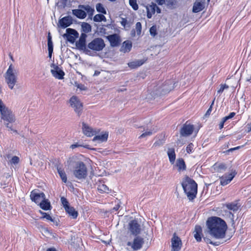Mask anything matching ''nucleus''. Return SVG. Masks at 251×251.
<instances>
[{
	"instance_id": "nucleus-1",
	"label": "nucleus",
	"mask_w": 251,
	"mask_h": 251,
	"mask_svg": "<svg viewBox=\"0 0 251 251\" xmlns=\"http://www.w3.org/2000/svg\"><path fill=\"white\" fill-rule=\"evenodd\" d=\"M209 233L216 239L225 237L227 225L223 220L217 217L209 218L206 221Z\"/></svg>"
},
{
	"instance_id": "nucleus-2",
	"label": "nucleus",
	"mask_w": 251,
	"mask_h": 251,
	"mask_svg": "<svg viewBox=\"0 0 251 251\" xmlns=\"http://www.w3.org/2000/svg\"><path fill=\"white\" fill-rule=\"evenodd\" d=\"M181 185L189 201H193L197 194V184L193 179L186 176L183 179Z\"/></svg>"
},
{
	"instance_id": "nucleus-3",
	"label": "nucleus",
	"mask_w": 251,
	"mask_h": 251,
	"mask_svg": "<svg viewBox=\"0 0 251 251\" xmlns=\"http://www.w3.org/2000/svg\"><path fill=\"white\" fill-rule=\"evenodd\" d=\"M0 114L1 119L3 121L6 126H8L10 123L15 122L16 119L12 111L3 103L0 99Z\"/></svg>"
},
{
	"instance_id": "nucleus-4",
	"label": "nucleus",
	"mask_w": 251,
	"mask_h": 251,
	"mask_svg": "<svg viewBox=\"0 0 251 251\" xmlns=\"http://www.w3.org/2000/svg\"><path fill=\"white\" fill-rule=\"evenodd\" d=\"M15 71V70L13 65L11 64L5 74V81L9 88L11 90L14 88L17 82V77L14 73Z\"/></svg>"
},
{
	"instance_id": "nucleus-5",
	"label": "nucleus",
	"mask_w": 251,
	"mask_h": 251,
	"mask_svg": "<svg viewBox=\"0 0 251 251\" xmlns=\"http://www.w3.org/2000/svg\"><path fill=\"white\" fill-rule=\"evenodd\" d=\"M73 174L78 179H85L87 176V169L85 164L81 161L77 162L74 167Z\"/></svg>"
},
{
	"instance_id": "nucleus-6",
	"label": "nucleus",
	"mask_w": 251,
	"mask_h": 251,
	"mask_svg": "<svg viewBox=\"0 0 251 251\" xmlns=\"http://www.w3.org/2000/svg\"><path fill=\"white\" fill-rule=\"evenodd\" d=\"M88 48L93 50L99 51L103 50L105 47L103 40L100 38H96L88 44Z\"/></svg>"
},
{
	"instance_id": "nucleus-7",
	"label": "nucleus",
	"mask_w": 251,
	"mask_h": 251,
	"mask_svg": "<svg viewBox=\"0 0 251 251\" xmlns=\"http://www.w3.org/2000/svg\"><path fill=\"white\" fill-rule=\"evenodd\" d=\"M69 102L75 113L80 116L83 109V104L79 99L76 96H74L70 99Z\"/></svg>"
},
{
	"instance_id": "nucleus-8",
	"label": "nucleus",
	"mask_w": 251,
	"mask_h": 251,
	"mask_svg": "<svg viewBox=\"0 0 251 251\" xmlns=\"http://www.w3.org/2000/svg\"><path fill=\"white\" fill-rule=\"evenodd\" d=\"M144 243L143 238L140 236H136L132 242H128L127 246L130 247L131 249L134 251H138L140 250Z\"/></svg>"
},
{
	"instance_id": "nucleus-9",
	"label": "nucleus",
	"mask_w": 251,
	"mask_h": 251,
	"mask_svg": "<svg viewBox=\"0 0 251 251\" xmlns=\"http://www.w3.org/2000/svg\"><path fill=\"white\" fill-rule=\"evenodd\" d=\"M30 197L32 201L39 205L45 200L46 196L43 192H39L38 190H34L30 193Z\"/></svg>"
},
{
	"instance_id": "nucleus-10",
	"label": "nucleus",
	"mask_w": 251,
	"mask_h": 251,
	"mask_svg": "<svg viewBox=\"0 0 251 251\" xmlns=\"http://www.w3.org/2000/svg\"><path fill=\"white\" fill-rule=\"evenodd\" d=\"M128 226L129 231L132 234L136 236L140 234L141 227L137 220L135 219L130 221Z\"/></svg>"
},
{
	"instance_id": "nucleus-11",
	"label": "nucleus",
	"mask_w": 251,
	"mask_h": 251,
	"mask_svg": "<svg viewBox=\"0 0 251 251\" xmlns=\"http://www.w3.org/2000/svg\"><path fill=\"white\" fill-rule=\"evenodd\" d=\"M87 35L85 33H81L78 41L75 43L76 47L80 50H84L87 54L90 52V50L87 49L86 46V39Z\"/></svg>"
},
{
	"instance_id": "nucleus-12",
	"label": "nucleus",
	"mask_w": 251,
	"mask_h": 251,
	"mask_svg": "<svg viewBox=\"0 0 251 251\" xmlns=\"http://www.w3.org/2000/svg\"><path fill=\"white\" fill-rule=\"evenodd\" d=\"M194 129V126L186 122L181 127L180 134L183 137L188 136L192 134Z\"/></svg>"
},
{
	"instance_id": "nucleus-13",
	"label": "nucleus",
	"mask_w": 251,
	"mask_h": 251,
	"mask_svg": "<svg viewBox=\"0 0 251 251\" xmlns=\"http://www.w3.org/2000/svg\"><path fill=\"white\" fill-rule=\"evenodd\" d=\"M78 33L74 29L67 28L66 29V33L64 34L63 36L66 37L67 40L71 43H74L78 37Z\"/></svg>"
},
{
	"instance_id": "nucleus-14",
	"label": "nucleus",
	"mask_w": 251,
	"mask_h": 251,
	"mask_svg": "<svg viewBox=\"0 0 251 251\" xmlns=\"http://www.w3.org/2000/svg\"><path fill=\"white\" fill-rule=\"evenodd\" d=\"M172 251H179L181 248L182 242L180 238L174 233L171 239Z\"/></svg>"
},
{
	"instance_id": "nucleus-15",
	"label": "nucleus",
	"mask_w": 251,
	"mask_h": 251,
	"mask_svg": "<svg viewBox=\"0 0 251 251\" xmlns=\"http://www.w3.org/2000/svg\"><path fill=\"white\" fill-rule=\"evenodd\" d=\"M173 86L169 85V82H166L161 86L157 87L155 91L156 95H164L169 93L172 89Z\"/></svg>"
},
{
	"instance_id": "nucleus-16",
	"label": "nucleus",
	"mask_w": 251,
	"mask_h": 251,
	"mask_svg": "<svg viewBox=\"0 0 251 251\" xmlns=\"http://www.w3.org/2000/svg\"><path fill=\"white\" fill-rule=\"evenodd\" d=\"M237 172L235 170H232L231 173L228 175H225L220 178V183L223 186H225L228 184L236 175Z\"/></svg>"
},
{
	"instance_id": "nucleus-17",
	"label": "nucleus",
	"mask_w": 251,
	"mask_h": 251,
	"mask_svg": "<svg viewBox=\"0 0 251 251\" xmlns=\"http://www.w3.org/2000/svg\"><path fill=\"white\" fill-rule=\"evenodd\" d=\"M107 38L109 41L111 46L113 47L118 46L121 42L120 37L117 34L108 35Z\"/></svg>"
},
{
	"instance_id": "nucleus-18",
	"label": "nucleus",
	"mask_w": 251,
	"mask_h": 251,
	"mask_svg": "<svg viewBox=\"0 0 251 251\" xmlns=\"http://www.w3.org/2000/svg\"><path fill=\"white\" fill-rule=\"evenodd\" d=\"M52 75L58 79H62L65 75L64 72L57 66H54L53 69L51 70Z\"/></svg>"
},
{
	"instance_id": "nucleus-19",
	"label": "nucleus",
	"mask_w": 251,
	"mask_h": 251,
	"mask_svg": "<svg viewBox=\"0 0 251 251\" xmlns=\"http://www.w3.org/2000/svg\"><path fill=\"white\" fill-rule=\"evenodd\" d=\"M73 23V19L70 16H66L59 21V25L62 28H65L70 26Z\"/></svg>"
},
{
	"instance_id": "nucleus-20",
	"label": "nucleus",
	"mask_w": 251,
	"mask_h": 251,
	"mask_svg": "<svg viewBox=\"0 0 251 251\" xmlns=\"http://www.w3.org/2000/svg\"><path fill=\"white\" fill-rule=\"evenodd\" d=\"M83 133L87 136L91 137L96 134V131L84 123H82Z\"/></svg>"
},
{
	"instance_id": "nucleus-21",
	"label": "nucleus",
	"mask_w": 251,
	"mask_h": 251,
	"mask_svg": "<svg viewBox=\"0 0 251 251\" xmlns=\"http://www.w3.org/2000/svg\"><path fill=\"white\" fill-rule=\"evenodd\" d=\"M177 168V171L179 172H181L186 170V166L184 159L182 158H180L177 159L175 165Z\"/></svg>"
},
{
	"instance_id": "nucleus-22",
	"label": "nucleus",
	"mask_w": 251,
	"mask_h": 251,
	"mask_svg": "<svg viewBox=\"0 0 251 251\" xmlns=\"http://www.w3.org/2000/svg\"><path fill=\"white\" fill-rule=\"evenodd\" d=\"M194 233V236L196 241L197 242L201 241L202 235V228L200 226L197 225L195 226Z\"/></svg>"
},
{
	"instance_id": "nucleus-23",
	"label": "nucleus",
	"mask_w": 251,
	"mask_h": 251,
	"mask_svg": "<svg viewBox=\"0 0 251 251\" xmlns=\"http://www.w3.org/2000/svg\"><path fill=\"white\" fill-rule=\"evenodd\" d=\"M132 48V43L129 40L125 41L123 42V45L121 48L120 50L124 53L128 52L130 51Z\"/></svg>"
},
{
	"instance_id": "nucleus-24",
	"label": "nucleus",
	"mask_w": 251,
	"mask_h": 251,
	"mask_svg": "<svg viewBox=\"0 0 251 251\" xmlns=\"http://www.w3.org/2000/svg\"><path fill=\"white\" fill-rule=\"evenodd\" d=\"M167 155L170 163L171 164H174L176 158L175 149L173 148H169L167 151Z\"/></svg>"
},
{
	"instance_id": "nucleus-25",
	"label": "nucleus",
	"mask_w": 251,
	"mask_h": 251,
	"mask_svg": "<svg viewBox=\"0 0 251 251\" xmlns=\"http://www.w3.org/2000/svg\"><path fill=\"white\" fill-rule=\"evenodd\" d=\"M204 8V3L201 1H196L193 5V12L198 13L202 11Z\"/></svg>"
},
{
	"instance_id": "nucleus-26",
	"label": "nucleus",
	"mask_w": 251,
	"mask_h": 251,
	"mask_svg": "<svg viewBox=\"0 0 251 251\" xmlns=\"http://www.w3.org/2000/svg\"><path fill=\"white\" fill-rule=\"evenodd\" d=\"M72 13L77 18L80 19H84L87 16L86 13L84 10L79 9H73Z\"/></svg>"
},
{
	"instance_id": "nucleus-27",
	"label": "nucleus",
	"mask_w": 251,
	"mask_h": 251,
	"mask_svg": "<svg viewBox=\"0 0 251 251\" xmlns=\"http://www.w3.org/2000/svg\"><path fill=\"white\" fill-rule=\"evenodd\" d=\"M39 205L40 207L44 210H51L52 208L50 201L49 200L47 199L46 198H45V200H44Z\"/></svg>"
},
{
	"instance_id": "nucleus-28",
	"label": "nucleus",
	"mask_w": 251,
	"mask_h": 251,
	"mask_svg": "<svg viewBox=\"0 0 251 251\" xmlns=\"http://www.w3.org/2000/svg\"><path fill=\"white\" fill-rule=\"evenodd\" d=\"M108 133L106 132L102 133L100 135L95 136L93 138V141H98L99 143H101L103 142L106 141L108 138Z\"/></svg>"
},
{
	"instance_id": "nucleus-29",
	"label": "nucleus",
	"mask_w": 251,
	"mask_h": 251,
	"mask_svg": "<svg viewBox=\"0 0 251 251\" xmlns=\"http://www.w3.org/2000/svg\"><path fill=\"white\" fill-rule=\"evenodd\" d=\"M66 212L71 216L73 219H76L78 216V212L72 206L68 207V208L65 209Z\"/></svg>"
},
{
	"instance_id": "nucleus-30",
	"label": "nucleus",
	"mask_w": 251,
	"mask_h": 251,
	"mask_svg": "<svg viewBox=\"0 0 251 251\" xmlns=\"http://www.w3.org/2000/svg\"><path fill=\"white\" fill-rule=\"evenodd\" d=\"M57 170L62 181L64 183H66L67 181V177L64 169L59 166H57Z\"/></svg>"
},
{
	"instance_id": "nucleus-31",
	"label": "nucleus",
	"mask_w": 251,
	"mask_h": 251,
	"mask_svg": "<svg viewBox=\"0 0 251 251\" xmlns=\"http://www.w3.org/2000/svg\"><path fill=\"white\" fill-rule=\"evenodd\" d=\"M144 61L143 60H137L132 62H129L128 66L131 69H135L143 65Z\"/></svg>"
},
{
	"instance_id": "nucleus-32",
	"label": "nucleus",
	"mask_w": 251,
	"mask_h": 251,
	"mask_svg": "<svg viewBox=\"0 0 251 251\" xmlns=\"http://www.w3.org/2000/svg\"><path fill=\"white\" fill-rule=\"evenodd\" d=\"M156 7V4L152 3L151 5H150L149 6L147 7V17L149 19H151L153 14L155 13V9L154 7Z\"/></svg>"
},
{
	"instance_id": "nucleus-33",
	"label": "nucleus",
	"mask_w": 251,
	"mask_h": 251,
	"mask_svg": "<svg viewBox=\"0 0 251 251\" xmlns=\"http://www.w3.org/2000/svg\"><path fill=\"white\" fill-rule=\"evenodd\" d=\"M79 8H81L84 9L85 11H87L89 17L92 16L95 12L94 9L92 8L89 5H79L78 6Z\"/></svg>"
},
{
	"instance_id": "nucleus-34",
	"label": "nucleus",
	"mask_w": 251,
	"mask_h": 251,
	"mask_svg": "<svg viewBox=\"0 0 251 251\" xmlns=\"http://www.w3.org/2000/svg\"><path fill=\"white\" fill-rule=\"evenodd\" d=\"M81 29L82 31L83 32V33H89L91 31L92 28L90 24L87 23H82L81 24Z\"/></svg>"
},
{
	"instance_id": "nucleus-35",
	"label": "nucleus",
	"mask_w": 251,
	"mask_h": 251,
	"mask_svg": "<svg viewBox=\"0 0 251 251\" xmlns=\"http://www.w3.org/2000/svg\"><path fill=\"white\" fill-rule=\"evenodd\" d=\"M98 190L101 193H109L110 191L109 188L106 185L102 183H100L98 185Z\"/></svg>"
},
{
	"instance_id": "nucleus-36",
	"label": "nucleus",
	"mask_w": 251,
	"mask_h": 251,
	"mask_svg": "<svg viewBox=\"0 0 251 251\" xmlns=\"http://www.w3.org/2000/svg\"><path fill=\"white\" fill-rule=\"evenodd\" d=\"M226 207L230 210L236 211L238 210L239 206L237 202L228 203L226 204Z\"/></svg>"
},
{
	"instance_id": "nucleus-37",
	"label": "nucleus",
	"mask_w": 251,
	"mask_h": 251,
	"mask_svg": "<svg viewBox=\"0 0 251 251\" xmlns=\"http://www.w3.org/2000/svg\"><path fill=\"white\" fill-rule=\"evenodd\" d=\"M48 47L49 52H51L53 50V43L51 39L50 33L49 32L48 35Z\"/></svg>"
},
{
	"instance_id": "nucleus-38",
	"label": "nucleus",
	"mask_w": 251,
	"mask_h": 251,
	"mask_svg": "<svg viewBox=\"0 0 251 251\" xmlns=\"http://www.w3.org/2000/svg\"><path fill=\"white\" fill-rule=\"evenodd\" d=\"M93 20L96 22H100L101 21L105 22L106 19L105 17L102 14H97L93 18Z\"/></svg>"
},
{
	"instance_id": "nucleus-39",
	"label": "nucleus",
	"mask_w": 251,
	"mask_h": 251,
	"mask_svg": "<svg viewBox=\"0 0 251 251\" xmlns=\"http://www.w3.org/2000/svg\"><path fill=\"white\" fill-rule=\"evenodd\" d=\"M96 10L98 12L101 13L102 14H105L106 13V11L105 8L103 7L102 4L100 3H98L96 4Z\"/></svg>"
},
{
	"instance_id": "nucleus-40",
	"label": "nucleus",
	"mask_w": 251,
	"mask_h": 251,
	"mask_svg": "<svg viewBox=\"0 0 251 251\" xmlns=\"http://www.w3.org/2000/svg\"><path fill=\"white\" fill-rule=\"evenodd\" d=\"M215 166L217 168V171L220 172L225 171L226 168V165L224 163H221L218 165L215 164Z\"/></svg>"
},
{
	"instance_id": "nucleus-41",
	"label": "nucleus",
	"mask_w": 251,
	"mask_h": 251,
	"mask_svg": "<svg viewBox=\"0 0 251 251\" xmlns=\"http://www.w3.org/2000/svg\"><path fill=\"white\" fill-rule=\"evenodd\" d=\"M61 201L63 206L65 209H66V208H68V207L70 206L69 202L65 198L61 197Z\"/></svg>"
},
{
	"instance_id": "nucleus-42",
	"label": "nucleus",
	"mask_w": 251,
	"mask_h": 251,
	"mask_svg": "<svg viewBox=\"0 0 251 251\" xmlns=\"http://www.w3.org/2000/svg\"><path fill=\"white\" fill-rule=\"evenodd\" d=\"M39 212L43 215V216L41 218L46 219L47 220H49V221H50L51 222L53 221V219L51 218V217L49 214H47V213L42 212L41 210H40Z\"/></svg>"
},
{
	"instance_id": "nucleus-43",
	"label": "nucleus",
	"mask_w": 251,
	"mask_h": 251,
	"mask_svg": "<svg viewBox=\"0 0 251 251\" xmlns=\"http://www.w3.org/2000/svg\"><path fill=\"white\" fill-rule=\"evenodd\" d=\"M129 3L130 5L134 10H137L138 9V5L137 4V0H129Z\"/></svg>"
},
{
	"instance_id": "nucleus-44",
	"label": "nucleus",
	"mask_w": 251,
	"mask_h": 251,
	"mask_svg": "<svg viewBox=\"0 0 251 251\" xmlns=\"http://www.w3.org/2000/svg\"><path fill=\"white\" fill-rule=\"evenodd\" d=\"M150 33L151 36L155 37L157 35V28L156 25H152L150 29Z\"/></svg>"
},
{
	"instance_id": "nucleus-45",
	"label": "nucleus",
	"mask_w": 251,
	"mask_h": 251,
	"mask_svg": "<svg viewBox=\"0 0 251 251\" xmlns=\"http://www.w3.org/2000/svg\"><path fill=\"white\" fill-rule=\"evenodd\" d=\"M135 29L138 35H140L141 33L142 25L140 22H137L135 25Z\"/></svg>"
},
{
	"instance_id": "nucleus-46",
	"label": "nucleus",
	"mask_w": 251,
	"mask_h": 251,
	"mask_svg": "<svg viewBox=\"0 0 251 251\" xmlns=\"http://www.w3.org/2000/svg\"><path fill=\"white\" fill-rule=\"evenodd\" d=\"M229 88L228 86L226 84H221L220 89L217 91V93H222L225 89H227Z\"/></svg>"
},
{
	"instance_id": "nucleus-47",
	"label": "nucleus",
	"mask_w": 251,
	"mask_h": 251,
	"mask_svg": "<svg viewBox=\"0 0 251 251\" xmlns=\"http://www.w3.org/2000/svg\"><path fill=\"white\" fill-rule=\"evenodd\" d=\"M19 162V158L18 156H14L10 160V163L12 164H17Z\"/></svg>"
},
{
	"instance_id": "nucleus-48",
	"label": "nucleus",
	"mask_w": 251,
	"mask_h": 251,
	"mask_svg": "<svg viewBox=\"0 0 251 251\" xmlns=\"http://www.w3.org/2000/svg\"><path fill=\"white\" fill-rule=\"evenodd\" d=\"M152 134V132L151 130L146 131L144 133H142L140 136L139 138H143L147 137V136H149L151 135Z\"/></svg>"
},
{
	"instance_id": "nucleus-49",
	"label": "nucleus",
	"mask_w": 251,
	"mask_h": 251,
	"mask_svg": "<svg viewBox=\"0 0 251 251\" xmlns=\"http://www.w3.org/2000/svg\"><path fill=\"white\" fill-rule=\"evenodd\" d=\"M194 145L192 143H190L186 147V151L188 153H190L193 152Z\"/></svg>"
},
{
	"instance_id": "nucleus-50",
	"label": "nucleus",
	"mask_w": 251,
	"mask_h": 251,
	"mask_svg": "<svg viewBox=\"0 0 251 251\" xmlns=\"http://www.w3.org/2000/svg\"><path fill=\"white\" fill-rule=\"evenodd\" d=\"M75 86L77 88L79 89L80 90H85L87 89L86 87H85L84 85L82 84L75 83Z\"/></svg>"
},
{
	"instance_id": "nucleus-51",
	"label": "nucleus",
	"mask_w": 251,
	"mask_h": 251,
	"mask_svg": "<svg viewBox=\"0 0 251 251\" xmlns=\"http://www.w3.org/2000/svg\"><path fill=\"white\" fill-rule=\"evenodd\" d=\"M88 146H83L82 145H81L80 144H78V143H76L75 144H73L71 146H70V148L72 149H74L77 147H83L85 148H88Z\"/></svg>"
},
{
	"instance_id": "nucleus-52",
	"label": "nucleus",
	"mask_w": 251,
	"mask_h": 251,
	"mask_svg": "<svg viewBox=\"0 0 251 251\" xmlns=\"http://www.w3.org/2000/svg\"><path fill=\"white\" fill-rule=\"evenodd\" d=\"M167 4L169 6H173L176 4L175 0H166Z\"/></svg>"
},
{
	"instance_id": "nucleus-53",
	"label": "nucleus",
	"mask_w": 251,
	"mask_h": 251,
	"mask_svg": "<svg viewBox=\"0 0 251 251\" xmlns=\"http://www.w3.org/2000/svg\"><path fill=\"white\" fill-rule=\"evenodd\" d=\"M68 0H60V3L61 4V5L63 6V8H65V7L67 6L69 3H68Z\"/></svg>"
},
{
	"instance_id": "nucleus-54",
	"label": "nucleus",
	"mask_w": 251,
	"mask_h": 251,
	"mask_svg": "<svg viewBox=\"0 0 251 251\" xmlns=\"http://www.w3.org/2000/svg\"><path fill=\"white\" fill-rule=\"evenodd\" d=\"M203 240H204V241L207 243V244H212V245H214L215 246H217L218 245V244L217 243H213L211 240L210 239H209V238H205L204 237L203 238Z\"/></svg>"
},
{
	"instance_id": "nucleus-55",
	"label": "nucleus",
	"mask_w": 251,
	"mask_h": 251,
	"mask_svg": "<svg viewBox=\"0 0 251 251\" xmlns=\"http://www.w3.org/2000/svg\"><path fill=\"white\" fill-rule=\"evenodd\" d=\"M121 25L124 27H125L127 24V20L126 19H122V21L121 22Z\"/></svg>"
},
{
	"instance_id": "nucleus-56",
	"label": "nucleus",
	"mask_w": 251,
	"mask_h": 251,
	"mask_svg": "<svg viewBox=\"0 0 251 251\" xmlns=\"http://www.w3.org/2000/svg\"><path fill=\"white\" fill-rule=\"evenodd\" d=\"M212 108H211V106H210L209 108L207 110L206 113H205V116H207L210 115L211 111H212Z\"/></svg>"
},
{
	"instance_id": "nucleus-57",
	"label": "nucleus",
	"mask_w": 251,
	"mask_h": 251,
	"mask_svg": "<svg viewBox=\"0 0 251 251\" xmlns=\"http://www.w3.org/2000/svg\"><path fill=\"white\" fill-rule=\"evenodd\" d=\"M225 122L224 121V120H223L222 119L221 121L220 122V124H219V128L220 129H222L224 127V124H225Z\"/></svg>"
},
{
	"instance_id": "nucleus-58",
	"label": "nucleus",
	"mask_w": 251,
	"mask_h": 251,
	"mask_svg": "<svg viewBox=\"0 0 251 251\" xmlns=\"http://www.w3.org/2000/svg\"><path fill=\"white\" fill-rule=\"evenodd\" d=\"M240 148V146H238V147H235V148H231V149H230L226 151H227V152H231V151H235V150H236L239 149Z\"/></svg>"
},
{
	"instance_id": "nucleus-59",
	"label": "nucleus",
	"mask_w": 251,
	"mask_h": 251,
	"mask_svg": "<svg viewBox=\"0 0 251 251\" xmlns=\"http://www.w3.org/2000/svg\"><path fill=\"white\" fill-rule=\"evenodd\" d=\"M155 1L159 5H162L165 2V0H155Z\"/></svg>"
},
{
	"instance_id": "nucleus-60",
	"label": "nucleus",
	"mask_w": 251,
	"mask_h": 251,
	"mask_svg": "<svg viewBox=\"0 0 251 251\" xmlns=\"http://www.w3.org/2000/svg\"><path fill=\"white\" fill-rule=\"evenodd\" d=\"M6 127L9 129V130L12 131L15 133H17V131L16 130L13 129L12 126H9V124L8 125V126Z\"/></svg>"
},
{
	"instance_id": "nucleus-61",
	"label": "nucleus",
	"mask_w": 251,
	"mask_h": 251,
	"mask_svg": "<svg viewBox=\"0 0 251 251\" xmlns=\"http://www.w3.org/2000/svg\"><path fill=\"white\" fill-rule=\"evenodd\" d=\"M236 113L235 112H231L229 113V114L228 115L229 118L230 119L232 118L235 115Z\"/></svg>"
},
{
	"instance_id": "nucleus-62",
	"label": "nucleus",
	"mask_w": 251,
	"mask_h": 251,
	"mask_svg": "<svg viewBox=\"0 0 251 251\" xmlns=\"http://www.w3.org/2000/svg\"><path fill=\"white\" fill-rule=\"evenodd\" d=\"M154 9H155V12L156 11L157 13H161V9L157 5H156V7H154Z\"/></svg>"
},
{
	"instance_id": "nucleus-63",
	"label": "nucleus",
	"mask_w": 251,
	"mask_h": 251,
	"mask_svg": "<svg viewBox=\"0 0 251 251\" xmlns=\"http://www.w3.org/2000/svg\"><path fill=\"white\" fill-rule=\"evenodd\" d=\"M229 119H230V118H229V117L228 116L224 117L222 118V120H224V121L225 122H226V121H227Z\"/></svg>"
},
{
	"instance_id": "nucleus-64",
	"label": "nucleus",
	"mask_w": 251,
	"mask_h": 251,
	"mask_svg": "<svg viewBox=\"0 0 251 251\" xmlns=\"http://www.w3.org/2000/svg\"><path fill=\"white\" fill-rule=\"evenodd\" d=\"M46 251H56V250L54 248H49Z\"/></svg>"
}]
</instances>
